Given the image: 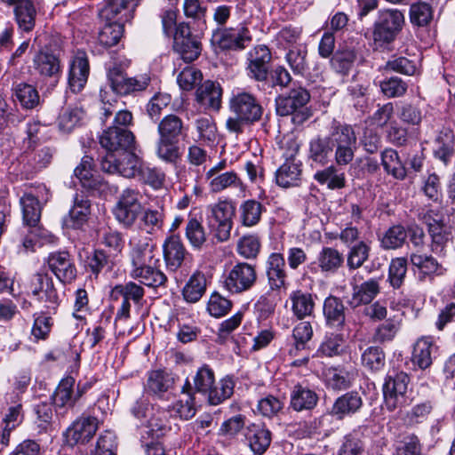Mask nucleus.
Here are the masks:
<instances>
[{"instance_id":"nucleus-55","label":"nucleus","mask_w":455,"mask_h":455,"mask_svg":"<svg viewBox=\"0 0 455 455\" xmlns=\"http://www.w3.org/2000/svg\"><path fill=\"white\" fill-rule=\"evenodd\" d=\"M428 233L431 236V251L437 255H444L445 247L450 240V234L437 220L428 223Z\"/></svg>"},{"instance_id":"nucleus-28","label":"nucleus","mask_w":455,"mask_h":455,"mask_svg":"<svg viewBox=\"0 0 455 455\" xmlns=\"http://www.w3.org/2000/svg\"><path fill=\"white\" fill-rule=\"evenodd\" d=\"M244 436L250 449L256 455L265 453L271 443V432L262 424L248 425L244 430Z\"/></svg>"},{"instance_id":"nucleus-43","label":"nucleus","mask_w":455,"mask_h":455,"mask_svg":"<svg viewBox=\"0 0 455 455\" xmlns=\"http://www.w3.org/2000/svg\"><path fill=\"white\" fill-rule=\"evenodd\" d=\"M207 281L204 274L194 273L182 289L184 299L188 303H196L205 293Z\"/></svg>"},{"instance_id":"nucleus-59","label":"nucleus","mask_w":455,"mask_h":455,"mask_svg":"<svg viewBox=\"0 0 455 455\" xmlns=\"http://www.w3.org/2000/svg\"><path fill=\"white\" fill-rule=\"evenodd\" d=\"M156 156L165 163L174 164L180 157L178 141L159 137L156 146Z\"/></svg>"},{"instance_id":"nucleus-23","label":"nucleus","mask_w":455,"mask_h":455,"mask_svg":"<svg viewBox=\"0 0 455 455\" xmlns=\"http://www.w3.org/2000/svg\"><path fill=\"white\" fill-rule=\"evenodd\" d=\"M99 427V420L95 417H82L76 419L66 431V438L70 445L88 443Z\"/></svg>"},{"instance_id":"nucleus-36","label":"nucleus","mask_w":455,"mask_h":455,"mask_svg":"<svg viewBox=\"0 0 455 455\" xmlns=\"http://www.w3.org/2000/svg\"><path fill=\"white\" fill-rule=\"evenodd\" d=\"M323 315L326 324L331 328L340 329L345 323V307L340 299L329 296L323 302Z\"/></svg>"},{"instance_id":"nucleus-8","label":"nucleus","mask_w":455,"mask_h":455,"mask_svg":"<svg viewBox=\"0 0 455 455\" xmlns=\"http://www.w3.org/2000/svg\"><path fill=\"white\" fill-rule=\"evenodd\" d=\"M140 163L134 149L122 153H107L100 162L101 170L111 174H120L124 178H134L140 171Z\"/></svg>"},{"instance_id":"nucleus-61","label":"nucleus","mask_w":455,"mask_h":455,"mask_svg":"<svg viewBox=\"0 0 455 455\" xmlns=\"http://www.w3.org/2000/svg\"><path fill=\"white\" fill-rule=\"evenodd\" d=\"M307 50L305 45H296L291 48L285 60L294 74L303 75L307 69Z\"/></svg>"},{"instance_id":"nucleus-4","label":"nucleus","mask_w":455,"mask_h":455,"mask_svg":"<svg viewBox=\"0 0 455 455\" xmlns=\"http://www.w3.org/2000/svg\"><path fill=\"white\" fill-rule=\"evenodd\" d=\"M285 147L284 163L275 172V182L282 188L297 187L302 175V163L297 158L299 147L292 140L286 141Z\"/></svg>"},{"instance_id":"nucleus-16","label":"nucleus","mask_w":455,"mask_h":455,"mask_svg":"<svg viewBox=\"0 0 455 455\" xmlns=\"http://www.w3.org/2000/svg\"><path fill=\"white\" fill-rule=\"evenodd\" d=\"M139 197V192L132 188L124 189L120 195L114 214L117 221L124 227L132 226L141 213L142 207Z\"/></svg>"},{"instance_id":"nucleus-41","label":"nucleus","mask_w":455,"mask_h":455,"mask_svg":"<svg viewBox=\"0 0 455 455\" xmlns=\"http://www.w3.org/2000/svg\"><path fill=\"white\" fill-rule=\"evenodd\" d=\"M356 57L354 48L339 46L331 59V67L335 72L346 76L351 70Z\"/></svg>"},{"instance_id":"nucleus-33","label":"nucleus","mask_w":455,"mask_h":455,"mask_svg":"<svg viewBox=\"0 0 455 455\" xmlns=\"http://www.w3.org/2000/svg\"><path fill=\"white\" fill-rule=\"evenodd\" d=\"M13 6L14 20L18 28L25 33L31 32L35 28L37 15L33 1L23 0Z\"/></svg>"},{"instance_id":"nucleus-48","label":"nucleus","mask_w":455,"mask_h":455,"mask_svg":"<svg viewBox=\"0 0 455 455\" xmlns=\"http://www.w3.org/2000/svg\"><path fill=\"white\" fill-rule=\"evenodd\" d=\"M209 180L210 190L213 193H219L230 188H243V183L235 171L224 172L207 179Z\"/></svg>"},{"instance_id":"nucleus-38","label":"nucleus","mask_w":455,"mask_h":455,"mask_svg":"<svg viewBox=\"0 0 455 455\" xmlns=\"http://www.w3.org/2000/svg\"><path fill=\"white\" fill-rule=\"evenodd\" d=\"M379 292V284L376 279H369L360 285L353 287V293L348 303L352 307L371 303Z\"/></svg>"},{"instance_id":"nucleus-56","label":"nucleus","mask_w":455,"mask_h":455,"mask_svg":"<svg viewBox=\"0 0 455 455\" xmlns=\"http://www.w3.org/2000/svg\"><path fill=\"white\" fill-rule=\"evenodd\" d=\"M121 20L122 18L118 19V21H107L102 27L98 36L100 44L105 47H112L120 41L124 34V24Z\"/></svg>"},{"instance_id":"nucleus-53","label":"nucleus","mask_w":455,"mask_h":455,"mask_svg":"<svg viewBox=\"0 0 455 455\" xmlns=\"http://www.w3.org/2000/svg\"><path fill=\"white\" fill-rule=\"evenodd\" d=\"M407 238V232L403 226L394 225L385 231L380 241V246L384 250H395L401 248Z\"/></svg>"},{"instance_id":"nucleus-60","label":"nucleus","mask_w":455,"mask_h":455,"mask_svg":"<svg viewBox=\"0 0 455 455\" xmlns=\"http://www.w3.org/2000/svg\"><path fill=\"white\" fill-rule=\"evenodd\" d=\"M235 383L229 377L223 378L217 386H212L206 393L212 405H218L228 399L234 393Z\"/></svg>"},{"instance_id":"nucleus-2","label":"nucleus","mask_w":455,"mask_h":455,"mask_svg":"<svg viewBox=\"0 0 455 455\" xmlns=\"http://www.w3.org/2000/svg\"><path fill=\"white\" fill-rule=\"evenodd\" d=\"M23 227L20 230V243L25 251H34L36 243L46 238V231L40 225L42 204L38 196L26 193L20 199Z\"/></svg>"},{"instance_id":"nucleus-31","label":"nucleus","mask_w":455,"mask_h":455,"mask_svg":"<svg viewBox=\"0 0 455 455\" xmlns=\"http://www.w3.org/2000/svg\"><path fill=\"white\" fill-rule=\"evenodd\" d=\"M74 204L69 210L68 215L64 219V224L68 228H80L88 219L91 213V203L83 195L76 194Z\"/></svg>"},{"instance_id":"nucleus-50","label":"nucleus","mask_w":455,"mask_h":455,"mask_svg":"<svg viewBox=\"0 0 455 455\" xmlns=\"http://www.w3.org/2000/svg\"><path fill=\"white\" fill-rule=\"evenodd\" d=\"M113 265L109 256L102 250H94L86 257L85 260L87 271H90L95 277H98L101 272H110Z\"/></svg>"},{"instance_id":"nucleus-12","label":"nucleus","mask_w":455,"mask_h":455,"mask_svg":"<svg viewBox=\"0 0 455 455\" xmlns=\"http://www.w3.org/2000/svg\"><path fill=\"white\" fill-rule=\"evenodd\" d=\"M212 42L223 50L242 51L251 42V36L245 25L239 24L235 28L215 29Z\"/></svg>"},{"instance_id":"nucleus-5","label":"nucleus","mask_w":455,"mask_h":455,"mask_svg":"<svg viewBox=\"0 0 455 455\" xmlns=\"http://www.w3.org/2000/svg\"><path fill=\"white\" fill-rule=\"evenodd\" d=\"M404 22L402 12L396 9L385 10L379 12L374 23L372 38L377 47L390 44L401 31Z\"/></svg>"},{"instance_id":"nucleus-44","label":"nucleus","mask_w":455,"mask_h":455,"mask_svg":"<svg viewBox=\"0 0 455 455\" xmlns=\"http://www.w3.org/2000/svg\"><path fill=\"white\" fill-rule=\"evenodd\" d=\"M318 266L324 273H336L344 263V256L337 249L323 247L318 255Z\"/></svg>"},{"instance_id":"nucleus-30","label":"nucleus","mask_w":455,"mask_h":455,"mask_svg":"<svg viewBox=\"0 0 455 455\" xmlns=\"http://www.w3.org/2000/svg\"><path fill=\"white\" fill-rule=\"evenodd\" d=\"M157 261L158 259H156L152 264L132 269L131 276L150 288L165 287L168 279L166 275L156 267Z\"/></svg>"},{"instance_id":"nucleus-1","label":"nucleus","mask_w":455,"mask_h":455,"mask_svg":"<svg viewBox=\"0 0 455 455\" xmlns=\"http://www.w3.org/2000/svg\"><path fill=\"white\" fill-rule=\"evenodd\" d=\"M357 149V137L349 124H334L327 136H316L309 141L308 158L322 166L333 156L335 164L347 166L352 163Z\"/></svg>"},{"instance_id":"nucleus-20","label":"nucleus","mask_w":455,"mask_h":455,"mask_svg":"<svg viewBox=\"0 0 455 455\" xmlns=\"http://www.w3.org/2000/svg\"><path fill=\"white\" fill-rule=\"evenodd\" d=\"M410 262L412 270L418 274L421 281L427 278L434 279L435 276H441L446 272V268L435 258L419 251L411 253Z\"/></svg>"},{"instance_id":"nucleus-52","label":"nucleus","mask_w":455,"mask_h":455,"mask_svg":"<svg viewBox=\"0 0 455 455\" xmlns=\"http://www.w3.org/2000/svg\"><path fill=\"white\" fill-rule=\"evenodd\" d=\"M263 205L254 199L243 202L239 207L242 224L245 227H253L258 224L260 220Z\"/></svg>"},{"instance_id":"nucleus-54","label":"nucleus","mask_w":455,"mask_h":455,"mask_svg":"<svg viewBox=\"0 0 455 455\" xmlns=\"http://www.w3.org/2000/svg\"><path fill=\"white\" fill-rule=\"evenodd\" d=\"M14 93L23 108L34 109L40 105L39 93L32 84L20 83L15 86Z\"/></svg>"},{"instance_id":"nucleus-49","label":"nucleus","mask_w":455,"mask_h":455,"mask_svg":"<svg viewBox=\"0 0 455 455\" xmlns=\"http://www.w3.org/2000/svg\"><path fill=\"white\" fill-rule=\"evenodd\" d=\"M84 116V109L79 107L66 108L59 116L58 126L63 132H71L82 124Z\"/></svg>"},{"instance_id":"nucleus-57","label":"nucleus","mask_w":455,"mask_h":455,"mask_svg":"<svg viewBox=\"0 0 455 455\" xmlns=\"http://www.w3.org/2000/svg\"><path fill=\"white\" fill-rule=\"evenodd\" d=\"M93 159L84 156L80 164L74 170L75 176L80 180L82 186L88 189H96L99 184L92 173Z\"/></svg>"},{"instance_id":"nucleus-3","label":"nucleus","mask_w":455,"mask_h":455,"mask_svg":"<svg viewBox=\"0 0 455 455\" xmlns=\"http://www.w3.org/2000/svg\"><path fill=\"white\" fill-rule=\"evenodd\" d=\"M229 109L235 116L227 119L226 128L237 134L243 132L244 124L259 120L263 110L255 96L244 92L230 98Z\"/></svg>"},{"instance_id":"nucleus-14","label":"nucleus","mask_w":455,"mask_h":455,"mask_svg":"<svg viewBox=\"0 0 455 455\" xmlns=\"http://www.w3.org/2000/svg\"><path fill=\"white\" fill-rule=\"evenodd\" d=\"M32 68L35 75L43 81L52 79L54 82H58L62 74L60 56L48 48L40 49L34 54Z\"/></svg>"},{"instance_id":"nucleus-15","label":"nucleus","mask_w":455,"mask_h":455,"mask_svg":"<svg viewBox=\"0 0 455 455\" xmlns=\"http://www.w3.org/2000/svg\"><path fill=\"white\" fill-rule=\"evenodd\" d=\"M173 50L188 63L196 60L201 54V42L191 34L188 24L180 23L177 26L173 38Z\"/></svg>"},{"instance_id":"nucleus-26","label":"nucleus","mask_w":455,"mask_h":455,"mask_svg":"<svg viewBox=\"0 0 455 455\" xmlns=\"http://www.w3.org/2000/svg\"><path fill=\"white\" fill-rule=\"evenodd\" d=\"M363 401L361 394L357 391H349L339 396L332 404L331 415L337 419H343L346 417L357 413L363 407Z\"/></svg>"},{"instance_id":"nucleus-7","label":"nucleus","mask_w":455,"mask_h":455,"mask_svg":"<svg viewBox=\"0 0 455 455\" xmlns=\"http://www.w3.org/2000/svg\"><path fill=\"white\" fill-rule=\"evenodd\" d=\"M410 377L403 371L387 374L383 384L384 405L388 411L402 408L408 403L406 393Z\"/></svg>"},{"instance_id":"nucleus-11","label":"nucleus","mask_w":455,"mask_h":455,"mask_svg":"<svg viewBox=\"0 0 455 455\" xmlns=\"http://www.w3.org/2000/svg\"><path fill=\"white\" fill-rule=\"evenodd\" d=\"M29 291L34 299L48 310H55L60 305L59 292L53 280L47 273L35 274L29 282Z\"/></svg>"},{"instance_id":"nucleus-37","label":"nucleus","mask_w":455,"mask_h":455,"mask_svg":"<svg viewBox=\"0 0 455 455\" xmlns=\"http://www.w3.org/2000/svg\"><path fill=\"white\" fill-rule=\"evenodd\" d=\"M318 402L317 394L301 385L294 386L291 393V407L296 411H310Z\"/></svg>"},{"instance_id":"nucleus-6","label":"nucleus","mask_w":455,"mask_h":455,"mask_svg":"<svg viewBox=\"0 0 455 455\" xmlns=\"http://www.w3.org/2000/svg\"><path fill=\"white\" fill-rule=\"evenodd\" d=\"M309 100L310 94L306 89L293 88L288 95L279 96L276 99V112L282 116L293 115L295 123H303L310 116L306 108Z\"/></svg>"},{"instance_id":"nucleus-21","label":"nucleus","mask_w":455,"mask_h":455,"mask_svg":"<svg viewBox=\"0 0 455 455\" xmlns=\"http://www.w3.org/2000/svg\"><path fill=\"white\" fill-rule=\"evenodd\" d=\"M49 269L63 283H70L76 276V267L68 251H55L47 258Z\"/></svg>"},{"instance_id":"nucleus-19","label":"nucleus","mask_w":455,"mask_h":455,"mask_svg":"<svg viewBox=\"0 0 455 455\" xmlns=\"http://www.w3.org/2000/svg\"><path fill=\"white\" fill-rule=\"evenodd\" d=\"M140 0H105L103 5L99 10V16L101 20L112 22V20L120 19L121 22L129 20L132 18Z\"/></svg>"},{"instance_id":"nucleus-18","label":"nucleus","mask_w":455,"mask_h":455,"mask_svg":"<svg viewBox=\"0 0 455 455\" xmlns=\"http://www.w3.org/2000/svg\"><path fill=\"white\" fill-rule=\"evenodd\" d=\"M272 56L270 50L263 44L257 45L247 52V76L258 82L266 81Z\"/></svg>"},{"instance_id":"nucleus-45","label":"nucleus","mask_w":455,"mask_h":455,"mask_svg":"<svg viewBox=\"0 0 455 455\" xmlns=\"http://www.w3.org/2000/svg\"><path fill=\"white\" fill-rule=\"evenodd\" d=\"M433 341L430 338H421L417 340L413 347L412 363L421 370L432 364Z\"/></svg>"},{"instance_id":"nucleus-46","label":"nucleus","mask_w":455,"mask_h":455,"mask_svg":"<svg viewBox=\"0 0 455 455\" xmlns=\"http://www.w3.org/2000/svg\"><path fill=\"white\" fill-rule=\"evenodd\" d=\"M380 156L381 164L387 174L397 180H403L406 177V169L402 164L396 150L386 148L381 152Z\"/></svg>"},{"instance_id":"nucleus-62","label":"nucleus","mask_w":455,"mask_h":455,"mask_svg":"<svg viewBox=\"0 0 455 455\" xmlns=\"http://www.w3.org/2000/svg\"><path fill=\"white\" fill-rule=\"evenodd\" d=\"M363 365L371 371H381L386 363L383 349L378 346L367 347L361 356Z\"/></svg>"},{"instance_id":"nucleus-40","label":"nucleus","mask_w":455,"mask_h":455,"mask_svg":"<svg viewBox=\"0 0 455 455\" xmlns=\"http://www.w3.org/2000/svg\"><path fill=\"white\" fill-rule=\"evenodd\" d=\"M338 166L336 164H331L323 170L317 171L314 174V179L331 190L344 188L346 187V175L338 169Z\"/></svg>"},{"instance_id":"nucleus-63","label":"nucleus","mask_w":455,"mask_h":455,"mask_svg":"<svg viewBox=\"0 0 455 455\" xmlns=\"http://www.w3.org/2000/svg\"><path fill=\"white\" fill-rule=\"evenodd\" d=\"M433 19V9L430 4L425 2H419L411 5L410 20L418 27H425Z\"/></svg>"},{"instance_id":"nucleus-24","label":"nucleus","mask_w":455,"mask_h":455,"mask_svg":"<svg viewBox=\"0 0 455 455\" xmlns=\"http://www.w3.org/2000/svg\"><path fill=\"white\" fill-rule=\"evenodd\" d=\"M265 272L269 288L272 291H279L286 287L287 274L283 254L272 252L266 260Z\"/></svg>"},{"instance_id":"nucleus-29","label":"nucleus","mask_w":455,"mask_h":455,"mask_svg":"<svg viewBox=\"0 0 455 455\" xmlns=\"http://www.w3.org/2000/svg\"><path fill=\"white\" fill-rule=\"evenodd\" d=\"M164 258L166 267L171 271H176L184 261L187 253L179 235H171L164 243Z\"/></svg>"},{"instance_id":"nucleus-22","label":"nucleus","mask_w":455,"mask_h":455,"mask_svg":"<svg viewBox=\"0 0 455 455\" xmlns=\"http://www.w3.org/2000/svg\"><path fill=\"white\" fill-rule=\"evenodd\" d=\"M74 385L75 379L67 377L57 387L52 395L57 417H66L68 411L73 410L76 402L78 400L76 394L73 393Z\"/></svg>"},{"instance_id":"nucleus-34","label":"nucleus","mask_w":455,"mask_h":455,"mask_svg":"<svg viewBox=\"0 0 455 455\" xmlns=\"http://www.w3.org/2000/svg\"><path fill=\"white\" fill-rule=\"evenodd\" d=\"M222 90L218 83L207 80L196 90V101L203 107L219 110L221 105Z\"/></svg>"},{"instance_id":"nucleus-17","label":"nucleus","mask_w":455,"mask_h":455,"mask_svg":"<svg viewBox=\"0 0 455 455\" xmlns=\"http://www.w3.org/2000/svg\"><path fill=\"white\" fill-rule=\"evenodd\" d=\"M100 143L107 153L119 154L135 148L134 134L125 127L110 126L100 137Z\"/></svg>"},{"instance_id":"nucleus-32","label":"nucleus","mask_w":455,"mask_h":455,"mask_svg":"<svg viewBox=\"0 0 455 455\" xmlns=\"http://www.w3.org/2000/svg\"><path fill=\"white\" fill-rule=\"evenodd\" d=\"M148 237H144L136 242L133 238L131 240L132 245L130 257L132 261V269L140 268L155 262L154 245L151 244Z\"/></svg>"},{"instance_id":"nucleus-42","label":"nucleus","mask_w":455,"mask_h":455,"mask_svg":"<svg viewBox=\"0 0 455 455\" xmlns=\"http://www.w3.org/2000/svg\"><path fill=\"white\" fill-rule=\"evenodd\" d=\"M185 236L190 245L195 249H202L207 241V234L202 223V218L198 220L191 212L188 214L186 224Z\"/></svg>"},{"instance_id":"nucleus-58","label":"nucleus","mask_w":455,"mask_h":455,"mask_svg":"<svg viewBox=\"0 0 455 455\" xmlns=\"http://www.w3.org/2000/svg\"><path fill=\"white\" fill-rule=\"evenodd\" d=\"M371 247L363 241L350 246L347 254V266L349 270L361 267L369 259Z\"/></svg>"},{"instance_id":"nucleus-47","label":"nucleus","mask_w":455,"mask_h":455,"mask_svg":"<svg viewBox=\"0 0 455 455\" xmlns=\"http://www.w3.org/2000/svg\"><path fill=\"white\" fill-rule=\"evenodd\" d=\"M193 387L189 379H187L181 388L182 397L176 403L177 412L180 418L189 419L195 416L196 408Z\"/></svg>"},{"instance_id":"nucleus-13","label":"nucleus","mask_w":455,"mask_h":455,"mask_svg":"<svg viewBox=\"0 0 455 455\" xmlns=\"http://www.w3.org/2000/svg\"><path fill=\"white\" fill-rule=\"evenodd\" d=\"M257 281L255 267L246 262L235 264L228 273L225 288L233 294H240L249 291Z\"/></svg>"},{"instance_id":"nucleus-25","label":"nucleus","mask_w":455,"mask_h":455,"mask_svg":"<svg viewBox=\"0 0 455 455\" xmlns=\"http://www.w3.org/2000/svg\"><path fill=\"white\" fill-rule=\"evenodd\" d=\"M90 72L87 55L83 51H77L70 64L68 84L73 92H79L84 87Z\"/></svg>"},{"instance_id":"nucleus-64","label":"nucleus","mask_w":455,"mask_h":455,"mask_svg":"<svg viewBox=\"0 0 455 455\" xmlns=\"http://www.w3.org/2000/svg\"><path fill=\"white\" fill-rule=\"evenodd\" d=\"M193 392L206 394L214 385L215 377L213 371L208 365L200 367L194 379Z\"/></svg>"},{"instance_id":"nucleus-51","label":"nucleus","mask_w":455,"mask_h":455,"mask_svg":"<svg viewBox=\"0 0 455 455\" xmlns=\"http://www.w3.org/2000/svg\"><path fill=\"white\" fill-rule=\"evenodd\" d=\"M183 122L176 115L164 116L157 126L159 137L179 141V137L183 132Z\"/></svg>"},{"instance_id":"nucleus-35","label":"nucleus","mask_w":455,"mask_h":455,"mask_svg":"<svg viewBox=\"0 0 455 455\" xmlns=\"http://www.w3.org/2000/svg\"><path fill=\"white\" fill-rule=\"evenodd\" d=\"M168 430L166 412L156 409L152 411L151 416L146 420V424L142 427V442L144 443L147 438L158 439L164 436Z\"/></svg>"},{"instance_id":"nucleus-9","label":"nucleus","mask_w":455,"mask_h":455,"mask_svg":"<svg viewBox=\"0 0 455 455\" xmlns=\"http://www.w3.org/2000/svg\"><path fill=\"white\" fill-rule=\"evenodd\" d=\"M234 214L235 207L228 201H220L210 207L208 226L218 242H226L229 239Z\"/></svg>"},{"instance_id":"nucleus-10","label":"nucleus","mask_w":455,"mask_h":455,"mask_svg":"<svg viewBox=\"0 0 455 455\" xmlns=\"http://www.w3.org/2000/svg\"><path fill=\"white\" fill-rule=\"evenodd\" d=\"M108 78L111 91L121 96L145 91L150 83V77L146 74L136 77H128L124 68L116 64L109 68Z\"/></svg>"},{"instance_id":"nucleus-27","label":"nucleus","mask_w":455,"mask_h":455,"mask_svg":"<svg viewBox=\"0 0 455 455\" xmlns=\"http://www.w3.org/2000/svg\"><path fill=\"white\" fill-rule=\"evenodd\" d=\"M175 377L164 370H153L148 371L144 384V391L148 395L162 397L173 388Z\"/></svg>"},{"instance_id":"nucleus-39","label":"nucleus","mask_w":455,"mask_h":455,"mask_svg":"<svg viewBox=\"0 0 455 455\" xmlns=\"http://www.w3.org/2000/svg\"><path fill=\"white\" fill-rule=\"evenodd\" d=\"M289 299L291 305V309L298 319L302 320L313 314L315 301L311 293L296 290L291 292Z\"/></svg>"}]
</instances>
